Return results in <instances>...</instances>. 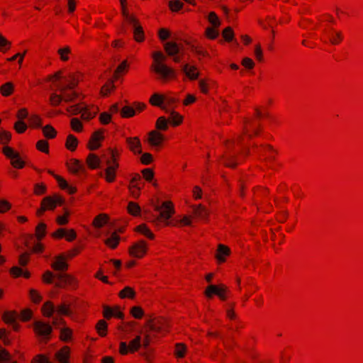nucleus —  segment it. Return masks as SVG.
Returning a JSON list of instances; mask_svg holds the SVG:
<instances>
[{"instance_id": "nucleus-57", "label": "nucleus", "mask_w": 363, "mask_h": 363, "mask_svg": "<svg viewBox=\"0 0 363 363\" xmlns=\"http://www.w3.org/2000/svg\"><path fill=\"white\" fill-rule=\"evenodd\" d=\"M83 250H84V245H78V246H76L74 248L68 250L66 252V255H65L67 259H71L77 257V255H79Z\"/></svg>"}, {"instance_id": "nucleus-10", "label": "nucleus", "mask_w": 363, "mask_h": 363, "mask_svg": "<svg viewBox=\"0 0 363 363\" xmlns=\"http://www.w3.org/2000/svg\"><path fill=\"white\" fill-rule=\"evenodd\" d=\"M3 154L11 160V164L16 169H23L26 162L20 157L18 152L15 151L11 147L4 146L2 149Z\"/></svg>"}, {"instance_id": "nucleus-44", "label": "nucleus", "mask_w": 363, "mask_h": 363, "mask_svg": "<svg viewBox=\"0 0 363 363\" xmlns=\"http://www.w3.org/2000/svg\"><path fill=\"white\" fill-rule=\"evenodd\" d=\"M43 120L38 114H33L28 118V125L30 128L37 129L42 126Z\"/></svg>"}, {"instance_id": "nucleus-46", "label": "nucleus", "mask_w": 363, "mask_h": 363, "mask_svg": "<svg viewBox=\"0 0 363 363\" xmlns=\"http://www.w3.org/2000/svg\"><path fill=\"white\" fill-rule=\"evenodd\" d=\"M60 91L62 93L63 101L67 103L75 101L79 96V94L74 91L68 92L67 89L61 88L60 89Z\"/></svg>"}, {"instance_id": "nucleus-17", "label": "nucleus", "mask_w": 363, "mask_h": 363, "mask_svg": "<svg viewBox=\"0 0 363 363\" xmlns=\"http://www.w3.org/2000/svg\"><path fill=\"white\" fill-rule=\"evenodd\" d=\"M65 254H60L55 257L54 261L50 264V267L55 272H67L69 269V264Z\"/></svg>"}, {"instance_id": "nucleus-58", "label": "nucleus", "mask_w": 363, "mask_h": 363, "mask_svg": "<svg viewBox=\"0 0 363 363\" xmlns=\"http://www.w3.org/2000/svg\"><path fill=\"white\" fill-rule=\"evenodd\" d=\"M168 6L172 12H179L184 6V3L180 0H170Z\"/></svg>"}, {"instance_id": "nucleus-26", "label": "nucleus", "mask_w": 363, "mask_h": 363, "mask_svg": "<svg viewBox=\"0 0 363 363\" xmlns=\"http://www.w3.org/2000/svg\"><path fill=\"white\" fill-rule=\"evenodd\" d=\"M164 101L165 96L159 93H154L149 99V103L150 105L159 107L162 111L166 109L164 106Z\"/></svg>"}, {"instance_id": "nucleus-40", "label": "nucleus", "mask_w": 363, "mask_h": 363, "mask_svg": "<svg viewBox=\"0 0 363 363\" xmlns=\"http://www.w3.org/2000/svg\"><path fill=\"white\" fill-rule=\"evenodd\" d=\"M187 352V347L184 343L178 342L175 344L174 354L176 358H184Z\"/></svg>"}, {"instance_id": "nucleus-63", "label": "nucleus", "mask_w": 363, "mask_h": 363, "mask_svg": "<svg viewBox=\"0 0 363 363\" xmlns=\"http://www.w3.org/2000/svg\"><path fill=\"white\" fill-rule=\"evenodd\" d=\"M57 53L60 55V60L63 62H67L69 59V54L71 53V49L69 46L60 48L57 50Z\"/></svg>"}, {"instance_id": "nucleus-20", "label": "nucleus", "mask_w": 363, "mask_h": 363, "mask_svg": "<svg viewBox=\"0 0 363 363\" xmlns=\"http://www.w3.org/2000/svg\"><path fill=\"white\" fill-rule=\"evenodd\" d=\"M164 140V135L157 130H153L148 133L147 142L152 147H159L162 145Z\"/></svg>"}, {"instance_id": "nucleus-52", "label": "nucleus", "mask_w": 363, "mask_h": 363, "mask_svg": "<svg viewBox=\"0 0 363 363\" xmlns=\"http://www.w3.org/2000/svg\"><path fill=\"white\" fill-rule=\"evenodd\" d=\"M11 42L0 33V52L6 53L11 48Z\"/></svg>"}, {"instance_id": "nucleus-41", "label": "nucleus", "mask_w": 363, "mask_h": 363, "mask_svg": "<svg viewBox=\"0 0 363 363\" xmlns=\"http://www.w3.org/2000/svg\"><path fill=\"white\" fill-rule=\"evenodd\" d=\"M42 132L43 136L47 139H54L57 137V132L55 130V128L50 125L48 124L42 128Z\"/></svg>"}, {"instance_id": "nucleus-38", "label": "nucleus", "mask_w": 363, "mask_h": 363, "mask_svg": "<svg viewBox=\"0 0 363 363\" xmlns=\"http://www.w3.org/2000/svg\"><path fill=\"white\" fill-rule=\"evenodd\" d=\"M168 120L172 126L177 127L183 123L184 118L179 112L172 111Z\"/></svg>"}, {"instance_id": "nucleus-39", "label": "nucleus", "mask_w": 363, "mask_h": 363, "mask_svg": "<svg viewBox=\"0 0 363 363\" xmlns=\"http://www.w3.org/2000/svg\"><path fill=\"white\" fill-rule=\"evenodd\" d=\"M47 225L40 222L35 228V235L34 236L38 241L42 240L46 235Z\"/></svg>"}, {"instance_id": "nucleus-56", "label": "nucleus", "mask_w": 363, "mask_h": 363, "mask_svg": "<svg viewBox=\"0 0 363 363\" xmlns=\"http://www.w3.org/2000/svg\"><path fill=\"white\" fill-rule=\"evenodd\" d=\"M56 274L50 270H46L41 276L42 282L45 284H51L53 283Z\"/></svg>"}, {"instance_id": "nucleus-59", "label": "nucleus", "mask_w": 363, "mask_h": 363, "mask_svg": "<svg viewBox=\"0 0 363 363\" xmlns=\"http://www.w3.org/2000/svg\"><path fill=\"white\" fill-rule=\"evenodd\" d=\"M130 314L136 319H142L145 312L141 306H135L130 309Z\"/></svg>"}, {"instance_id": "nucleus-45", "label": "nucleus", "mask_w": 363, "mask_h": 363, "mask_svg": "<svg viewBox=\"0 0 363 363\" xmlns=\"http://www.w3.org/2000/svg\"><path fill=\"white\" fill-rule=\"evenodd\" d=\"M55 312L58 315L69 316L72 314L69 305L65 303L57 306Z\"/></svg>"}, {"instance_id": "nucleus-1", "label": "nucleus", "mask_w": 363, "mask_h": 363, "mask_svg": "<svg viewBox=\"0 0 363 363\" xmlns=\"http://www.w3.org/2000/svg\"><path fill=\"white\" fill-rule=\"evenodd\" d=\"M262 131V128L259 120L257 118H245L243 121L242 131L236 140H227L225 142L227 151L222 156V162L224 166L235 168L239 164L244 162L246 157L249 155L248 148L240 151L238 155L232 153L235 147H238L245 138L251 140L254 137L258 136Z\"/></svg>"}, {"instance_id": "nucleus-51", "label": "nucleus", "mask_w": 363, "mask_h": 363, "mask_svg": "<svg viewBox=\"0 0 363 363\" xmlns=\"http://www.w3.org/2000/svg\"><path fill=\"white\" fill-rule=\"evenodd\" d=\"M168 121L164 116H160L155 122V128L158 131H167L168 130Z\"/></svg>"}, {"instance_id": "nucleus-37", "label": "nucleus", "mask_w": 363, "mask_h": 363, "mask_svg": "<svg viewBox=\"0 0 363 363\" xmlns=\"http://www.w3.org/2000/svg\"><path fill=\"white\" fill-rule=\"evenodd\" d=\"M164 49L167 55L174 56L179 52V48L176 42H167L164 45Z\"/></svg>"}, {"instance_id": "nucleus-3", "label": "nucleus", "mask_w": 363, "mask_h": 363, "mask_svg": "<svg viewBox=\"0 0 363 363\" xmlns=\"http://www.w3.org/2000/svg\"><path fill=\"white\" fill-rule=\"evenodd\" d=\"M65 203V198L59 194H54L44 197L37 209L35 215L40 218L43 216L45 211H53L57 207L62 206Z\"/></svg>"}, {"instance_id": "nucleus-28", "label": "nucleus", "mask_w": 363, "mask_h": 363, "mask_svg": "<svg viewBox=\"0 0 363 363\" xmlns=\"http://www.w3.org/2000/svg\"><path fill=\"white\" fill-rule=\"evenodd\" d=\"M86 164L90 169H96L100 167L101 160L95 153H89L86 158Z\"/></svg>"}, {"instance_id": "nucleus-6", "label": "nucleus", "mask_w": 363, "mask_h": 363, "mask_svg": "<svg viewBox=\"0 0 363 363\" xmlns=\"http://www.w3.org/2000/svg\"><path fill=\"white\" fill-rule=\"evenodd\" d=\"M229 293L228 287L223 284L208 285L204 292L207 298H212L213 295H216L223 301L228 299Z\"/></svg>"}, {"instance_id": "nucleus-14", "label": "nucleus", "mask_w": 363, "mask_h": 363, "mask_svg": "<svg viewBox=\"0 0 363 363\" xmlns=\"http://www.w3.org/2000/svg\"><path fill=\"white\" fill-rule=\"evenodd\" d=\"M252 151L256 152L257 153L262 154V155H265L266 160L269 162L275 160L278 155V152L271 145L269 144L262 145L259 147L254 145L252 147Z\"/></svg>"}, {"instance_id": "nucleus-61", "label": "nucleus", "mask_w": 363, "mask_h": 363, "mask_svg": "<svg viewBox=\"0 0 363 363\" xmlns=\"http://www.w3.org/2000/svg\"><path fill=\"white\" fill-rule=\"evenodd\" d=\"M70 126L72 130L77 133L83 131V124L82 121L77 118H73L70 121Z\"/></svg>"}, {"instance_id": "nucleus-55", "label": "nucleus", "mask_w": 363, "mask_h": 363, "mask_svg": "<svg viewBox=\"0 0 363 363\" xmlns=\"http://www.w3.org/2000/svg\"><path fill=\"white\" fill-rule=\"evenodd\" d=\"M121 14L125 19V22L128 24L138 18L135 14L129 13L128 6H121Z\"/></svg>"}, {"instance_id": "nucleus-29", "label": "nucleus", "mask_w": 363, "mask_h": 363, "mask_svg": "<svg viewBox=\"0 0 363 363\" xmlns=\"http://www.w3.org/2000/svg\"><path fill=\"white\" fill-rule=\"evenodd\" d=\"M129 65L126 60L122 61L114 71L113 78L115 80L118 79L121 76L126 74L128 71Z\"/></svg>"}, {"instance_id": "nucleus-12", "label": "nucleus", "mask_w": 363, "mask_h": 363, "mask_svg": "<svg viewBox=\"0 0 363 363\" xmlns=\"http://www.w3.org/2000/svg\"><path fill=\"white\" fill-rule=\"evenodd\" d=\"M154 72L160 75L163 81L174 80L177 78V73L175 69L168 67L167 65H157L151 69Z\"/></svg>"}, {"instance_id": "nucleus-4", "label": "nucleus", "mask_w": 363, "mask_h": 363, "mask_svg": "<svg viewBox=\"0 0 363 363\" xmlns=\"http://www.w3.org/2000/svg\"><path fill=\"white\" fill-rule=\"evenodd\" d=\"M155 210L159 211L160 213L156 218L152 220L153 223L157 224V222L167 221V225H176V223L167 221L175 213L174 206L172 201H163L160 206H155Z\"/></svg>"}, {"instance_id": "nucleus-19", "label": "nucleus", "mask_w": 363, "mask_h": 363, "mask_svg": "<svg viewBox=\"0 0 363 363\" xmlns=\"http://www.w3.org/2000/svg\"><path fill=\"white\" fill-rule=\"evenodd\" d=\"M129 24L133 28V34L134 40L139 43L144 42L145 40V35L139 19L136 18Z\"/></svg>"}, {"instance_id": "nucleus-18", "label": "nucleus", "mask_w": 363, "mask_h": 363, "mask_svg": "<svg viewBox=\"0 0 363 363\" xmlns=\"http://www.w3.org/2000/svg\"><path fill=\"white\" fill-rule=\"evenodd\" d=\"M125 143L128 150L134 155L142 154V143L139 137H128L125 139Z\"/></svg>"}, {"instance_id": "nucleus-21", "label": "nucleus", "mask_w": 363, "mask_h": 363, "mask_svg": "<svg viewBox=\"0 0 363 363\" xmlns=\"http://www.w3.org/2000/svg\"><path fill=\"white\" fill-rule=\"evenodd\" d=\"M189 50L194 53L198 59L200 60L201 58L209 57L210 55L207 50L200 43L192 42L187 43Z\"/></svg>"}, {"instance_id": "nucleus-62", "label": "nucleus", "mask_w": 363, "mask_h": 363, "mask_svg": "<svg viewBox=\"0 0 363 363\" xmlns=\"http://www.w3.org/2000/svg\"><path fill=\"white\" fill-rule=\"evenodd\" d=\"M36 149L43 153H49V143L46 140H40L35 144Z\"/></svg>"}, {"instance_id": "nucleus-64", "label": "nucleus", "mask_w": 363, "mask_h": 363, "mask_svg": "<svg viewBox=\"0 0 363 363\" xmlns=\"http://www.w3.org/2000/svg\"><path fill=\"white\" fill-rule=\"evenodd\" d=\"M30 363H52L46 354H38L35 355L31 361Z\"/></svg>"}, {"instance_id": "nucleus-33", "label": "nucleus", "mask_w": 363, "mask_h": 363, "mask_svg": "<svg viewBox=\"0 0 363 363\" xmlns=\"http://www.w3.org/2000/svg\"><path fill=\"white\" fill-rule=\"evenodd\" d=\"M55 310V307L52 301H48L43 303L41 307L42 315L45 318H50L52 316Z\"/></svg>"}, {"instance_id": "nucleus-50", "label": "nucleus", "mask_w": 363, "mask_h": 363, "mask_svg": "<svg viewBox=\"0 0 363 363\" xmlns=\"http://www.w3.org/2000/svg\"><path fill=\"white\" fill-rule=\"evenodd\" d=\"M153 62L151 69L155 67L157 65H164L163 62L166 60L165 55L161 51L154 52L152 54Z\"/></svg>"}, {"instance_id": "nucleus-9", "label": "nucleus", "mask_w": 363, "mask_h": 363, "mask_svg": "<svg viewBox=\"0 0 363 363\" xmlns=\"http://www.w3.org/2000/svg\"><path fill=\"white\" fill-rule=\"evenodd\" d=\"M142 346L141 337L136 335L128 345L125 342H121L119 344V353L121 355H127L128 354H133L138 352Z\"/></svg>"}, {"instance_id": "nucleus-32", "label": "nucleus", "mask_w": 363, "mask_h": 363, "mask_svg": "<svg viewBox=\"0 0 363 363\" xmlns=\"http://www.w3.org/2000/svg\"><path fill=\"white\" fill-rule=\"evenodd\" d=\"M121 237L117 234L116 232H113L111 233L108 238L105 240L104 243L111 250H115L118 246Z\"/></svg>"}, {"instance_id": "nucleus-5", "label": "nucleus", "mask_w": 363, "mask_h": 363, "mask_svg": "<svg viewBox=\"0 0 363 363\" xmlns=\"http://www.w3.org/2000/svg\"><path fill=\"white\" fill-rule=\"evenodd\" d=\"M33 331L40 341L45 343L51 340V335L53 331L52 325L49 323L43 320H35L32 325Z\"/></svg>"}, {"instance_id": "nucleus-24", "label": "nucleus", "mask_w": 363, "mask_h": 363, "mask_svg": "<svg viewBox=\"0 0 363 363\" xmlns=\"http://www.w3.org/2000/svg\"><path fill=\"white\" fill-rule=\"evenodd\" d=\"M110 216L105 213H101L96 216L92 220L91 225L95 228H102L110 221Z\"/></svg>"}, {"instance_id": "nucleus-25", "label": "nucleus", "mask_w": 363, "mask_h": 363, "mask_svg": "<svg viewBox=\"0 0 363 363\" xmlns=\"http://www.w3.org/2000/svg\"><path fill=\"white\" fill-rule=\"evenodd\" d=\"M182 70L189 80H196L199 77V69L194 65H190L189 64L186 63L184 65Z\"/></svg>"}, {"instance_id": "nucleus-35", "label": "nucleus", "mask_w": 363, "mask_h": 363, "mask_svg": "<svg viewBox=\"0 0 363 363\" xmlns=\"http://www.w3.org/2000/svg\"><path fill=\"white\" fill-rule=\"evenodd\" d=\"M118 296L121 299H134L136 296V292L133 288L130 286H125L122 290L119 291Z\"/></svg>"}, {"instance_id": "nucleus-16", "label": "nucleus", "mask_w": 363, "mask_h": 363, "mask_svg": "<svg viewBox=\"0 0 363 363\" xmlns=\"http://www.w3.org/2000/svg\"><path fill=\"white\" fill-rule=\"evenodd\" d=\"M103 317L106 320H110L112 318H116L120 320H123L125 314L120 310V307L116 306L111 307L107 305L103 306Z\"/></svg>"}, {"instance_id": "nucleus-2", "label": "nucleus", "mask_w": 363, "mask_h": 363, "mask_svg": "<svg viewBox=\"0 0 363 363\" xmlns=\"http://www.w3.org/2000/svg\"><path fill=\"white\" fill-rule=\"evenodd\" d=\"M110 158L106 161V167L104 169V179L107 183H113L116 179L117 171L119 169V160L121 152L117 147H108Z\"/></svg>"}, {"instance_id": "nucleus-60", "label": "nucleus", "mask_w": 363, "mask_h": 363, "mask_svg": "<svg viewBox=\"0 0 363 363\" xmlns=\"http://www.w3.org/2000/svg\"><path fill=\"white\" fill-rule=\"evenodd\" d=\"M234 31L230 26H228L222 31V37L227 43H230L234 38Z\"/></svg>"}, {"instance_id": "nucleus-30", "label": "nucleus", "mask_w": 363, "mask_h": 363, "mask_svg": "<svg viewBox=\"0 0 363 363\" xmlns=\"http://www.w3.org/2000/svg\"><path fill=\"white\" fill-rule=\"evenodd\" d=\"M59 339L63 342H69L73 339V330L69 327H64L60 329Z\"/></svg>"}, {"instance_id": "nucleus-47", "label": "nucleus", "mask_w": 363, "mask_h": 363, "mask_svg": "<svg viewBox=\"0 0 363 363\" xmlns=\"http://www.w3.org/2000/svg\"><path fill=\"white\" fill-rule=\"evenodd\" d=\"M140 355L144 358L146 363H154L155 359V350L154 348L144 349V351L141 352Z\"/></svg>"}, {"instance_id": "nucleus-34", "label": "nucleus", "mask_w": 363, "mask_h": 363, "mask_svg": "<svg viewBox=\"0 0 363 363\" xmlns=\"http://www.w3.org/2000/svg\"><path fill=\"white\" fill-rule=\"evenodd\" d=\"M95 329L100 337H104L108 334V323L104 319H101L97 321Z\"/></svg>"}, {"instance_id": "nucleus-11", "label": "nucleus", "mask_w": 363, "mask_h": 363, "mask_svg": "<svg viewBox=\"0 0 363 363\" xmlns=\"http://www.w3.org/2000/svg\"><path fill=\"white\" fill-rule=\"evenodd\" d=\"M323 38L325 41L328 40L330 44L337 45L343 40L344 35L341 30L328 26L324 29Z\"/></svg>"}, {"instance_id": "nucleus-49", "label": "nucleus", "mask_w": 363, "mask_h": 363, "mask_svg": "<svg viewBox=\"0 0 363 363\" xmlns=\"http://www.w3.org/2000/svg\"><path fill=\"white\" fill-rule=\"evenodd\" d=\"M14 91V86L12 82H6L0 86V93L3 96H11Z\"/></svg>"}, {"instance_id": "nucleus-48", "label": "nucleus", "mask_w": 363, "mask_h": 363, "mask_svg": "<svg viewBox=\"0 0 363 363\" xmlns=\"http://www.w3.org/2000/svg\"><path fill=\"white\" fill-rule=\"evenodd\" d=\"M115 89L113 80H108L101 88L100 94L103 96H108Z\"/></svg>"}, {"instance_id": "nucleus-31", "label": "nucleus", "mask_w": 363, "mask_h": 363, "mask_svg": "<svg viewBox=\"0 0 363 363\" xmlns=\"http://www.w3.org/2000/svg\"><path fill=\"white\" fill-rule=\"evenodd\" d=\"M79 145V140L73 134H69L65 140V146L70 152H74Z\"/></svg>"}, {"instance_id": "nucleus-54", "label": "nucleus", "mask_w": 363, "mask_h": 363, "mask_svg": "<svg viewBox=\"0 0 363 363\" xmlns=\"http://www.w3.org/2000/svg\"><path fill=\"white\" fill-rule=\"evenodd\" d=\"M48 188L43 182L36 183L33 186V194L37 196H43L47 193Z\"/></svg>"}, {"instance_id": "nucleus-7", "label": "nucleus", "mask_w": 363, "mask_h": 363, "mask_svg": "<svg viewBox=\"0 0 363 363\" xmlns=\"http://www.w3.org/2000/svg\"><path fill=\"white\" fill-rule=\"evenodd\" d=\"M56 279L57 281L55 283V286L59 289H65L70 287L72 289H77L79 286L77 279L70 274H57Z\"/></svg>"}, {"instance_id": "nucleus-27", "label": "nucleus", "mask_w": 363, "mask_h": 363, "mask_svg": "<svg viewBox=\"0 0 363 363\" xmlns=\"http://www.w3.org/2000/svg\"><path fill=\"white\" fill-rule=\"evenodd\" d=\"M133 231L143 235L150 240H154L155 238V234L145 223H141L135 226Z\"/></svg>"}, {"instance_id": "nucleus-36", "label": "nucleus", "mask_w": 363, "mask_h": 363, "mask_svg": "<svg viewBox=\"0 0 363 363\" xmlns=\"http://www.w3.org/2000/svg\"><path fill=\"white\" fill-rule=\"evenodd\" d=\"M18 313L16 311H6L3 313L1 319L7 325L14 323L17 318Z\"/></svg>"}, {"instance_id": "nucleus-43", "label": "nucleus", "mask_w": 363, "mask_h": 363, "mask_svg": "<svg viewBox=\"0 0 363 363\" xmlns=\"http://www.w3.org/2000/svg\"><path fill=\"white\" fill-rule=\"evenodd\" d=\"M128 213L134 217L140 216L141 208L139 204L134 201H129L127 206Z\"/></svg>"}, {"instance_id": "nucleus-15", "label": "nucleus", "mask_w": 363, "mask_h": 363, "mask_svg": "<svg viewBox=\"0 0 363 363\" xmlns=\"http://www.w3.org/2000/svg\"><path fill=\"white\" fill-rule=\"evenodd\" d=\"M66 166L68 171L72 174L77 175L79 174H85L86 173V167L82 162L76 158L69 160Z\"/></svg>"}, {"instance_id": "nucleus-8", "label": "nucleus", "mask_w": 363, "mask_h": 363, "mask_svg": "<svg viewBox=\"0 0 363 363\" xmlns=\"http://www.w3.org/2000/svg\"><path fill=\"white\" fill-rule=\"evenodd\" d=\"M147 252L148 244L144 240H140L128 247L129 255L137 259L143 258L147 254Z\"/></svg>"}, {"instance_id": "nucleus-23", "label": "nucleus", "mask_w": 363, "mask_h": 363, "mask_svg": "<svg viewBox=\"0 0 363 363\" xmlns=\"http://www.w3.org/2000/svg\"><path fill=\"white\" fill-rule=\"evenodd\" d=\"M70 352V347L65 345L55 352V358L59 363H69Z\"/></svg>"}, {"instance_id": "nucleus-22", "label": "nucleus", "mask_w": 363, "mask_h": 363, "mask_svg": "<svg viewBox=\"0 0 363 363\" xmlns=\"http://www.w3.org/2000/svg\"><path fill=\"white\" fill-rule=\"evenodd\" d=\"M230 253L231 251L228 246L223 244H219L216 250L215 257L218 262L221 264L226 261L227 257L230 255Z\"/></svg>"}, {"instance_id": "nucleus-53", "label": "nucleus", "mask_w": 363, "mask_h": 363, "mask_svg": "<svg viewBox=\"0 0 363 363\" xmlns=\"http://www.w3.org/2000/svg\"><path fill=\"white\" fill-rule=\"evenodd\" d=\"M120 114L123 118H132L135 115V110L134 109L133 106H125L121 108Z\"/></svg>"}, {"instance_id": "nucleus-42", "label": "nucleus", "mask_w": 363, "mask_h": 363, "mask_svg": "<svg viewBox=\"0 0 363 363\" xmlns=\"http://www.w3.org/2000/svg\"><path fill=\"white\" fill-rule=\"evenodd\" d=\"M162 320V318H154L148 320L147 325L150 330L155 333H160L162 330L161 325Z\"/></svg>"}, {"instance_id": "nucleus-13", "label": "nucleus", "mask_w": 363, "mask_h": 363, "mask_svg": "<svg viewBox=\"0 0 363 363\" xmlns=\"http://www.w3.org/2000/svg\"><path fill=\"white\" fill-rule=\"evenodd\" d=\"M105 130L100 128L94 131L90 136L86 144V147L90 151H94L101 147V143L104 141Z\"/></svg>"}]
</instances>
